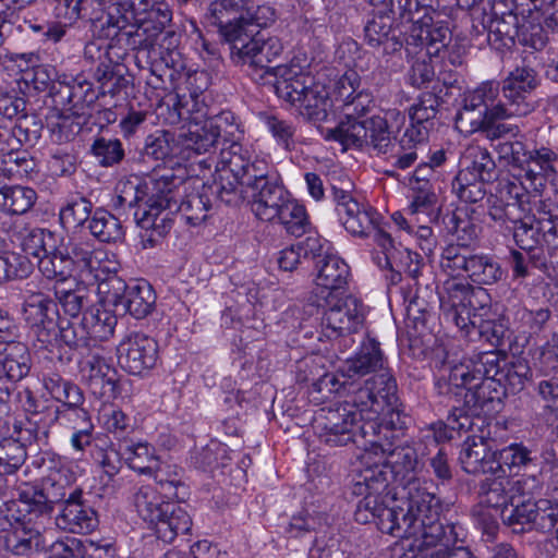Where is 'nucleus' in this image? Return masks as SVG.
<instances>
[{
    "instance_id": "nucleus-19",
    "label": "nucleus",
    "mask_w": 558,
    "mask_h": 558,
    "mask_svg": "<svg viewBox=\"0 0 558 558\" xmlns=\"http://www.w3.org/2000/svg\"><path fill=\"white\" fill-rule=\"evenodd\" d=\"M520 497L521 492L515 501L510 502V507L501 510L500 517L504 522L512 527L514 533L524 532L525 525L543 532L551 531L558 515V505H549L548 500H520Z\"/></svg>"
},
{
    "instance_id": "nucleus-20",
    "label": "nucleus",
    "mask_w": 558,
    "mask_h": 558,
    "mask_svg": "<svg viewBox=\"0 0 558 558\" xmlns=\"http://www.w3.org/2000/svg\"><path fill=\"white\" fill-rule=\"evenodd\" d=\"M120 367L131 375H142L155 367L158 360L157 341L143 333L130 332L117 345Z\"/></svg>"
},
{
    "instance_id": "nucleus-23",
    "label": "nucleus",
    "mask_w": 558,
    "mask_h": 558,
    "mask_svg": "<svg viewBox=\"0 0 558 558\" xmlns=\"http://www.w3.org/2000/svg\"><path fill=\"white\" fill-rule=\"evenodd\" d=\"M439 98L433 93H424L409 110L410 125L403 132V142L411 143L416 151L423 146L435 126Z\"/></svg>"
},
{
    "instance_id": "nucleus-61",
    "label": "nucleus",
    "mask_w": 558,
    "mask_h": 558,
    "mask_svg": "<svg viewBox=\"0 0 558 558\" xmlns=\"http://www.w3.org/2000/svg\"><path fill=\"white\" fill-rule=\"evenodd\" d=\"M378 11L391 16L392 23L399 20L400 23H412L413 25L427 9L421 4L420 0H388L386 5Z\"/></svg>"
},
{
    "instance_id": "nucleus-45",
    "label": "nucleus",
    "mask_w": 558,
    "mask_h": 558,
    "mask_svg": "<svg viewBox=\"0 0 558 558\" xmlns=\"http://www.w3.org/2000/svg\"><path fill=\"white\" fill-rule=\"evenodd\" d=\"M133 502L138 515L151 525L167 513L169 502L165 501L156 488L141 486L134 494Z\"/></svg>"
},
{
    "instance_id": "nucleus-60",
    "label": "nucleus",
    "mask_w": 558,
    "mask_h": 558,
    "mask_svg": "<svg viewBox=\"0 0 558 558\" xmlns=\"http://www.w3.org/2000/svg\"><path fill=\"white\" fill-rule=\"evenodd\" d=\"M54 308V303L41 292H33L25 298L23 315L26 323L32 326L53 319L49 313Z\"/></svg>"
},
{
    "instance_id": "nucleus-7",
    "label": "nucleus",
    "mask_w": 558,
    "mask_h": 558,
    "mask_svg": "<svg viewBox=\"0 0 558 558\" xmlns=\"http://www.w3.org/2000/svg\"><path fill=\"white\" fill-rule=\"evenodd\" d=\"M538 84L537 73L534 69L517 66L501 83L502 101L483 118L472 121V124L490 140L500 138L506 134L518 135L520 133L518 125L500 121L530 114L534 110L530 95Z\"/></svg>"
},
{
    "instance_id": "nucleus-42",
    "label": "nucleus",
    "mask_w": 558,
    "mask_h": 558,
    "mask_svg": "<svg viewBox=\"0 0 558 558\" xmlns=\"http://www.w3.org/2000/svg\"><path fill=\"white\" fill-rule=\"evenodd\" d=\"M442 223L448 231L456 238V243L448 244L447 246H458L461 252H469L478 236V227L473 220L463 213L451 211L442 217Z\"/></svg>"
},
{
    "instance_id": "nucleus-51",
    "label": "nucleus",
    "mask_w": 558,
    "mask_h": 558,
    "mask_svg": "<svg viewBox=\"0 0 558 558\" xmlns=\"http://www.w3.org/2000/svg\"><path fill=\"white\" fill-rule=\"evenodd\" d=\"M61 236L45 229L33 228L25 229V233L21 238V247L23 252L33 256L38 260L47 252H51L56 247V244L60 243Z\"/></svg>"
},
{
    "instance_id": "nucleus-5",
    "label": "nucleus",
    "mask_w": 558,
    "mask_h": 558,
    "mask_svg": "<svg viewBox=\"0 0 558 558\" xmlns=\"http://www.w3.org/2000/svg\"><path fill=\"white\" fill-rule=\"evenodd\" d=\"M96 20L106 37L125 35L129 46L137 50L138 56L153 59L150 71L159 81L163 80L167 72L172 76L167 59L161 56V60L157 61L155 58L161 54L156 45L157 38L172 20V12L165 1L132 0L120 13L108 12L106 16Z\"/></svg>"
},
{
    "instance_id": "nucleus-3",
    "label": "nucleus",
    "mask_w": 558,
    "mask_h": 558,
    "mask_svg": "<svg viewBox=\"0 0 558 558\" xmlns=\"http://www.w3.org/2000/svg\"><path fill=\"white\" fill-rule=\"evenodd\" d=\"M210 169L215 166L214 189L227 205H238L243 193L252 198V211L262 221L275 222V216L290 199L279 175L263 159L251 160L246 149L236 143L220 150L219 157L199 161Z\"/></svg>"
},
{
    "instance_id": "nucleus-16",
    "label": "nucleus",
    "mask_w": 558,
    "mask_h": 558,
    "mask_svg": "<svg viewBox=\"0 0 558 558\" xmlns=\"http://www.w3.org/2000/svg\"><path fill=\"white\" fill-rule=\"evenodd\" d=\"M366 143L364 146L373 148L378 155H385L393 170L387 171L390 175L395 170H407L418 159V153L412 148L411 143L403 142V135L398 142H392L386 117L373 116L364 120Z\"/></svg>"
},
{
    "instance_id": "nucleus-31",
    "label": "nucleus",
    "mask_w": 558,
    "mask_h": 558,
    "mask_svg": "<svg viewBox=\"0 0 558 558\" xmlns=\"http://www.w3.org/2000/svg\"><path fill=\"white\" fill-rule=\"evenodd\" d=\"M277 96L295 107L311 86L313 77L298 65H278L275 69Z\"/></svg>"
},
{
    "instance_id": "nucleus-1",
    "label": "nucleus",
    "mask_w": 558,
    "mask_h": 558,
    "mask_svg": "<svg viewBox=\"0 0 558 558\" xmlns=\"http://www.w3.org/2000/svg\"><path fill=\"white\" fill-rule=\"evenodd\" d=\"M329 392L339 393L341 390L350 392L347 399L327 410L315 418L316 428L319 429L322 440L330 446H345L349 442L361 444L366 448L372 446L375 450L386 448L381 444L383 430L388 426L379 422V415L390 411L396 404L397 383L387 372H383L366 379L364 384L351 391L352 384L341 381L336 375L326 374L319 380Z\"/></svg>"
},
{
    "instance_id": "nucleus-30",
    "label": "nucleus",
    "mask_w": 558,
    "mask_h": 558,
    "mask_svg": "<svg viewBox=\"0 0 558 558\" xmlns=\"http://www.w3.org/2000/svg\"><path fill=\"white\" fill-rule=\"evenodd\" d=\"M485 478L480 486L481 502L495 509L508 508L515 501L521 492V482L510 478L504 473Z\"/></svg>"
},
{
    "instance_id": "nucleus-17",
    "label": "nucleus",
    "mask_w": 558,
    "mask_h": 558,
    "mask_svg": "<svg viewBox=\"0 0 558 558\" xmlns=\"http://www.w3.org/2000/svg\"><path fill=\"white\" fill-rule=\"evenodd\" d=\"M388 473L385 466L367 465L357 470L352 492L356 496H364L359 501L354 512L355 521L362 524L373 522L384 505V497L388 494Z\"/></svg>"
},
{
    "instance_id": "nucleus-24",
    "label": "nucleus",
    "mask_w": 558,
    "mask_h": 558,
    "mask_svg": "<svg viewBox=\"0 0 558 558\" xmlns=\"http://www.w3.org/2000/svg\"><path fill=\"white\" fill-rule=\"evenodd\" d=\"M82 496V489H71L60 513L56 517V525L59 529L74 534H87L98 526L96 511Z\"/></svg>"
},
{
    "instance_id": "nucleus-9",
    "label": "nucleus",
    "mask_w": 558,
    "mask_h": 558,
    "mask_svg": "<svg viewBox=\"0 0 558 558\" xmlns=\"http://www.w3.org/2000/svg\"><path fill=\"white\" fill-rule=\"evenodd\" d=\"M496 151L500 160L523 172L520 177L524 181H514L515 183L523 184L532 193L541 192L545 187L546 173L551 169L550 162L555 158L550 149H527L523 142L515 140L498 143ZM502 184L504 182L500 187Z\"/></svg>"
},
{
    "instance_id": "nucleus-56",
    "label": "nucleus",
    "mask_w": 558,
    "mask_h": 558,
    "mask_svg": "<svg viewBox=\"0 0 558 558\" xmlns=\"http://www.w3.org/2000/svg\"><path fill=\"white\" fill-rule=\"evenodd\" d=\"M208 122L192 123L187 133L183 135V145L186 149L193 150L196 154L209 153L219 142L213 130H208Z\"/></svg>"
},
{
    "instance_id": "nucleus-27",
    "label": "nucleus",
    "mask_w": 558,
    "mask_h": 558,
    "mask_svg": "<svg viewBox=\"0 0 558 558\" xmlns=\"http://www.w3.org/2000/svg\"><path fill=\"white\" fill-rule=\"evenodd\" d=\"M408 40L425 47L428 56H438L450 43L451 32L444 22H434L432 16L423 12L411 26Z\"/></svg>"
},
{
    "instance_id": "nucleus-48",
    "label": "nucleus",
    "mask_w": 558,
    "mask_h": 558,
    "mask_svg": "<svg viewBox=\"0 0 558 558\" xmlns=\"http://www.w3.org/2000/svg\"><path fill=\"white\" fill-rule=\"evenodd\" d=\"M87 228L92 235L100 242H117L122 240L124 235L121 221L102 208L94 211Z\"/></svg>"
},
{
    "instance_id": "nucleus-57",
    "label": "nucleus",
    "mask_w": 558,
    "mask_h": 558,
    "mask_svg": "<svg viewBox=\"0 0 558 558\" xmlns=\"http://www.w3.org/2000/svg\"><path fill=\"white\" fill-rule=\"evenodd\" d=\"M90 154L101 167H114L125 156L122 143L118 138L98 136L90 146Z\"/></svg>"
},
{
    "instance_id": "nucleus-8",
    "label": "nucleus",
    "mask_w": 558,
    "mask_h": 558,
    "mask_svg": "<svg viewBox=\"0 0 558 558\" xmlns=\"http://www.w3.org/2000/svg\"><path fill=\"white\" fill-rule=\"evenodd\" d=\"M51 97L57 106H62L70 111L71 117H63L52 129L56 141H72L81 131L90 110L99 98V93L94 88L93 83L87 80L75 78L71 82L53 84Z\"/></svg>"
},
{
    "instance_id": "nucleus-34",
    "label": "nucleus",
    "mask_w": 558,
    "mask_h": 558,
    "mask_svg": "<svg viewBox=\"0 0 558 558\" xmlns=\"http://www.w3.org/2000/svg\"><path fill=\"white\" fill-rule=\"evenodd\" d=\"M364 38L368 46L373 48L381 47L385 54L400 51L403 46V41L393 28L392 17L388 14H381L378 10L365 25Z\"/></svg>"
},
{
    "instance_id": "nucleus-25",
    "label": "nucleus",
    "mask_w": 558,
    "mask_h": 558,
    "mask_svg": "<svg viewBox=\"0 0 558 558\" xmlns=\"http://www.w3.org/2000/svg\"><path fill=\"white\" fill-rule=\"evenodd\" d=\"M81 374L95 397L106 399L118 397V372L104 356L89 355L81 365Z\"/></svg>"
},
{
    "instance_id": "nucleus-59",
    "label": "nucleus",
    "mask_w": 558,
    "mask_h": 558,
    "mask_svg": "<svg viewBox=\"0 0 558 558\" xmlns=\"http://www.w3.org/2000/svg\"><path fill=\"white\" fill-rule=\"evenodd\" d=\"M535 460L532 451L522 444H511L497 451L496 462L499 464V473L506 474L505 468L510 472L526 468Z\"/></svg>"
},
{
    "instance_id": "nucleus-52",
    "label": "nucleus",
    "mask_w": 558,
    "mask_h": 558,
    "mask_svg": "<svg viewBox=\"0 0 558 558\" xmlns=\"http://www.w3.org/2000/svg\"><path fill=\"white\" fill-rule=\"evenodd\" d=\"M68 254L72 262L73 272L77 269L81 274L93 275L95 278L98 277L96 272L99 270L105 256L104 251L90 250L84 243H73L70 246L68 245Z\"/></svg>"
},
{
    "instance_id": "nucleus-2",
    "label": "nucleus",
    "mask_w": 558,
    "mask_h": 558,
    "mask_svg": "<svg viewBox=\"0 0 558 558\" xmlns=\"http://www.w3.org/2000/svg\"><path fill=\"white\" fill-rule=\"evenodd\" d=\"M184 178L167 169L145 179L131 175L118 182L116 205L134 209L133 216L142 228L144 247H154L172 228L173 214L193 227L203 223L211 208L205 192H185Z\"/></svg>"
},
{
    "instance_id": "nucleus-11",
    "label": "nucleus",
    "mask_w": 558,
    "mask_h": 558,
    "mask_svg": "<svg viewBox=\"0 0 558 558\" xmlns=\"http://www.w3.org/2000/svg\"><path fill=\"white\" fill-rule=\"evenodd\" d=\"M460 166L452 181L453 193L465 203L482 201L486 195L485 184L493 181L496 172L489 151L480 146H471L465 150Z\"/></svg>"
},
{
    "instance_id": "nucleus-55",
    "label": "nucleus",
    "mask_w": 558,
    "mask_h": 558,
    "mask_svg": "<svg viewBox=\"0 0 558 558\" xmlns=\"http://www.w3.org/2000/svg\"><path fill=\"white\" fill-rule=\"evenodd\" d=\"M322 246L318 244L316 238H307L304 242L291 245L283 248L279 253L278 265L284 271H292L296 269L302 258H316V251H320Z\"/></svg>"
},
{
    "instance_id": "nucleus-41",
    "label": "nucleus",
    "mask_w": 558,
    "mask_h": 558,
    "mask_svg": "<svg viewBox=\"0 0 558 558\" xmlns=\"http://www.w3.org/2000/svg\"><path fill=\"white\" fill-rule=\"evenodd\" d=\"M83 325L90 341H107L114 333L118 317L101 305H93L83 312Z\"/></svg>"
},
{
    "instance_id": "nucleus-62",
    "label": "nucleus",
    "mask_w": 558,
    "mask_h": 558,
    "mask_svg": "<svg viewBox=\"0 0 558 558\" xmlns=\"http://www.w3.org/2000/svg\"><path fill=\"white\" fill-rule=\"evenodd\" d=\"M92 211L93 204L88 198L75 196L61 209L60 220L66 228H77L88 221Z\"/></svg>"
},
{
    "instance_id": "nucleus-37",
    "label": "nucleus",
    "mask_w": 558,
    "mask_h": 558,
    "mask_svg": "<svg viewBox=\"0 0 558 558\" xmlns=\"http://www.w3.org/2000/svg\"><path fill=\"white\" fill-rule=\"evenodd\" d=\"M505 397V388L496 379L483 378L469 388L463 395V404L473 413H481L485 409H494L493 403H500Z\"/></svg>"
},
{
    "instance_id": "nucleus-38",
    "label": "nucleus",
    "mask_w": 558,
    "mask_h": 558,
    "mask_svg": "<svg viewBox=\"0 0 558 558\" xmlns=\"http://www.w3.org/2000/svg\"><path fill=\"white\" fill-rule=\"evenodd\" d=\"M0 364L9 380L20 381L29 374L32 356L28 347L20 341L7 343L0 352Z\"/></svg>"
},
{
    "instance_id": "nucleus-35",
    "label": "nucleus",
    "mask_w": 558,
    "mask_h": 558,
    "mask_svg": "<svg viewBox=\"0 0 558 558\" xmlns=\"http://www.w3.org/2000/svg\"><path fill=\"white\" fill-rule=\"evenodd\" d=\"M45 523L13 529L5 538L7 548L15 556L29 557L47 548Z\"/></svg>"
},
{
    "instance_id": "nucleus-10",
    "label": "nucleus",
    "mask_w": 558,
    "mask_h": 558,
    "mask_svg": "<svg viewBox=\"0 0 558 558\" xmlns=\"http://www.w3.org/2000/svg\"><path fill=\"white\" fill-rule=\"evenodd\" d=\"M391 430H383L381 444L386 448L375 450L372 446L365 448L364 453L361 456L362 468L367 465H381L388 473V483L390 480L401 486L402 492H408V486L412 482H422L416 477L418 468V456L416 450L409 445L397 446L392 448V442L389 440Z\"/></svg>"
},
{
    "instance_id": "nucleus-44",
    "label": "nucleus",
    "mask_w": 558,
    "mask_h": 558,
    "mask_svg": "<svg viewBox=\"0 0 558 558\" xmlns=\"http://www.w3.org/2000/svg\"><path fill=\"white\" fill-rule=\"evenodd\" d=\"M32 487L34 495L37 498L38 506L41 507L48 518L53 510L54 504H59L61 501L64 504L71 489H78L77 487L70 486L65 477L60 474L57 476H48L43 482L41 487Z\"/></svg>"
},
{
    "instance_id": "nucleus-50",
    "label": "nucleus",
    "mask_w": 558,
    "mask_h": 558,
    "mask_svg": "<svg viewBox=\"0 0 558 558\" xmlns=\"http://www.w3.org/2000/svg\"><path fill=\"white\" fill-rule=\"evenodd\" d=\"M279 211V215L275 216V222L280 223L289 234L301 236L311 229L305 207L295 199L290 197Z\"/></svg>"
},
{
    "instance_id": "nucleus-33",
    "label": "nucleus",
    "mask_w": 558,
    "mask_h": 558,
    "mask_svg": "<svg viewBox=\"0 0 558 558\" xmlns=\"http://www.w3.org/2000/svg\"><path fill=\"white\" fill-rule=\"evenodd\" d=\"M385 357L380 343L374 338L367 337L354 356L347 359L342 367V377L365 376L369 373L381 371Z\"/></svg>"
},
{
    "instance_id": "nucleus-47",
    "label": "nucleus",
    "mask_w": 558,
    "mask_h": 558,
    "mask_svg": "<svg viewBox=\"0 0 558 558\" xmlns=\"http://www.w3.org/2000/svg\"><path fill=\"white\" fill-rule=\"evenodd\" d=\"M120 452L128 465L140 474L151 475L160 466L147 444L124 441L120 444Z\"/></svg>"
},
{
    "instance_id": "nucleus-4",
    "label": "nucleus",
    "mask_w": 558,
    "mask_h": 558,
    "mask_svg": "<svg viewBox=\"0 0 558 558\" xmlns=\"http://www.w3.org/2000/svg\"><path fill=\"white\" fill-rule=\"evenodd\" d=\"M530 192L523 184L506 182L498 195L487 198V215L499 227L512 232L524 251L546 246L558 250V205Z\"/></svg>"
},
{
    "instance_id": "nucleus-58",
    "label": "nucleus",
    "mask_w": 558,
    "mask_h": 558,
    "mask_svg": "<svg viewBox=\"0 0 558 558\" xmlns=\"http://www.w3.org/2000/svg\"><path fill=\"white\" fill-rule=\"evenodd\" d=\"M96 550L92 545L86 544V541L65 537L51 544L47 543L45 551L49 554V558H86L97 557Z\"/></svg>"
},
{
    "instance_id": "nucleus-32",
    "label": "nucleus",
    "mask_w": 558,
    "mask_h": 558,
    "mask_svg": "<svg viewBox=\"0 0 558 558\" xmlns=\"http://www.w3.org/2000/svg\"><path fill=\"white\" fill-rule=\"evenodd\" d=\"M504 7L501 1L493 4L488 24V41L497 48L513 46L520 29L519 19L512 8L505 11Z\"/></svg>"
},
{
    "instance_id": "nucleus-54",
    "label": "nucleus",
    "mask_w": 558,
    "mask_h": 558,
    "mask_svg": "<svg viewBox=\"0 0 558 558\" xmlns=\"http://www.w3.org/2000/svg\"><path fill=\"white\" fill-rule=\"evenodd\" d=\"M345 118L336 128L327 130L326 138L337 141L343 146L363 147L366 143L364 120Z\"/></svg>"
},
{
    "instance_id": "nucleus-28",
    "label": "nucleus",
    "mask_w": 558,
    "mask_h": 558,
    "mask_svg": "<svg viewBox=\"0 0 558 558\" xmlns=\"http://www.w3.org/2000/svg\"><path fill=\"white\" fill-rule=\"evenodd\" d=\"M478 380H482L480 371L476 368L474 359L470 357L453 365L444 364L435 387L439 395L458 397L462 389L466 391L473 388Z\"/></svg>"
},
{
    "instance_id": "nucleus-29",
    "label": "nucleus",
    "mask_w": 558,
    "mask_h": 558,
    "mask_svg": "<svg viewBox=\"0 0 558 558\" xmlns=\"http://www.w3.org/2000/svg\"><path fill=\"white\" fill-rule=\"evenodd\" d=\"M316 258V286L327 291L326 296L342 295L350 276L348 264L336 255L323 256L319 251Z\"/></svg>"
},
{
    "instance_id": "nucleus-43",
    "label": "nucleus",
    "mask_w": 558,
    "mask_h": 558,
    "mask_svg": "<svg viewBox=\"0 0 558 558\" xmlns=\"http://www.w3.org/2000/svg\"><path fill=\"white\" fill-rule=\"evenodd\" d=\"M192 519L179 505L170 504L167 513L155 522L154 527L158 538L172 542L177 535L186 534L191 530Z\"/></svg>"
},
{
    "instance_id": "nucleus-18",
    "label": "nucleus",
    "mask_w": 558,
    "mask_h": 558,
    "mask_svg": "<svg viewBox=\"0 0 558 558\" xmlns=\"http://www.w3.org/2000/svg\"><path fill=\"white\" fill-rule=\"evenodd\" d=\"M324 298L328 305L322 318L326 337H345L360 329L364 322L365 310L357 298L352 295Z\"/></svg>"
},
{
    "instance_id": "nucleus-46",
    "label": "nucleus",
    "mask_w": 558,
    "mask_h": 558,
    "mask_svg": "<svg viewBox=\"0 0 558 558\" xmlns=\"http://www.w3.org/2000/svg\"><path fill=\"white\" fill-rule=\"evenodd\" d=\"M500 90L501 87H499L497 82L490 81L482 83L465 96L463 112L461 116L470 114L477 109L483 108V110H480L478 112V119L483 118L487 112L502 101V98L498 99Z\"/></svg>"
},
{
    "instance_id": "nucleus-6",
    "label": "nucleus",
    "mask_w": 558,
    "mask_h": 558,
    "mask_svg": "<svg viewBox=\"0 0 558 558\" xmlns=\"http://www.w3.org/2000/svg\"><path fill=\"white\" fill-rule=\"evenodd\" d=\"M236 7L235 19L218 31L230 45L231 60L235 65L268 71L269 63L281 53L282 45L276 37L264 38L260 29L275 22L276 10L257 0L241 1Z\"/></svg>"
},
{
    "instance_id": "nucleus-39",
    "label": "nucleus",
    "mask_w": 558,
    "mask_h": 558,
    "mask_svg": "<svg viewBox=\"0 0 558 558\" xmlns=\"http://www.w3.org/2000/svg\"><path fill=\"white\" fill-rule=\"evenodd\" d=\"M307 88L295 108L308 121H324L331 106L329 93L325 85L316 83L314 80Z\"/></svg>"
},
{
    "instance_id": "nucleus-36",
    "label": "nucleus",
    "mask_w": 558,
    "mask_h": 558,
    "mask_svg": "<svg viewBox=\"0 0 558 558\" xmlns=\"http://www.w3.org/2000/svg\"><path fill=\"white\" fill-rule=\"evenodd\" d=\"M10 60L17 64L20 70L24 72L23 80L27 84H32L36 90L45 92L49 89L51 95L52 85L62 83L61 81L54 82L56 70L53 68L36 65L38 56L34 52L11 54Z\"/></svg>"
},
{
    "instance_id": "nucleus-64",
    "label": "nucleus",
    "mask_w": 558,
    "mask_h": 558,
    "mask_svg": "<svg viewBox=\"0 0 558 558\" xmlns=\"http://www.w3.org/2000/svg\"><path fill=\"white\" fill-rule=\"evenodd\" d=\"M95 76L100 83L99 97L106 95L117 96L124 92L129 85L130 80L112 66L101 64L97 68Z\"/></svg>"
},
{
    "instance_id": "nucleus-40",
    "label": "nucleus",
    "mask_w": 558,
    "mask_h": 558,
    "mask_svg": "<svg viewBox=\"0 0 558 558\" xmlns=\"http://www.w3.org/2000/svg\"><path fill=\"white\" fill-rule=\"evenodd\" d=\"M38 269L43 276L56 282H64L73 276L72 262L68 254V245L61 236L60 243L51 252H47L38 260Z\"/></svg>"
},
{
    "instance_id": "nucleus-15",
    "label": "nucleus",
    "mask_w": 558,
    "mask_h": 558,
    "mask_svg": "<svg viewBox=\"0 0 558 558\" xmlns=\"http://www.w3.org/2000/svg\"><path fill=\"white\" fill-rule=\"evenodd\" d=\"M440 266L451 276L465 275L472 282L494 284L502 279L500 264L486 254L461 252L458 246H446L441 252Z\"/></svg>"
},
{
    "instance_id": "nucleus-13",
    "label": "nucleus",
    "mask_w": 558,
    "mask_h": 558,
    "mask_svg": "<svg viewBox=\"0 0 558 558\" xmlns=\"http://www.w3.org/2000/svg\"><path fill=\"white\" fill-rule=\"evenodd\" d=\"M444 510L441 500L432 493L430 502H426L424 512L416 524L412 547L420 551L433 548L432 551L447 550L463 541V530L456 524H442L440 513Z\"/></svg>"
},
{
    "instance_id": "nucleus-26",
    "label": "nucleus",
    "mask_w": 558,
    "mask_h": 558,
    "mask_svg": "<svg viewBox=\"0 0 558 558\" xmlns=\"http://www.w3.org/2000/svg\"><path fill=\"white\" fill-rule=\"evenodd\" d=\"M497 451L490 447V441L483 436H469L462 445L459 461L463 471L469 474L499 473L496 462Z\"/></svg>"
},
{
    "instance_id": "nucleus-49",
    "label": "nucleus",
    "mask_w": 558,
    "mask_h": 558,
    "mask_svg": "<svg viewBox=\"0 0 558 558\" xmlns=\"http://www.w3.org/2000/svg\"><path fill=\"white\" fill-rule=\"evenodd\" d=\"M35 190L26 186H4L0 192V209L10 215H23L35 204Z\"/></svg>"
},
{
    "instance_id": "nucleus-22",
    "label": "nucleus",
    "mask_w": 558,
    "mask_h": 558,
    "mask_svg": "<svg viewBox=\"0 0 558 558\" xmlns=\"http://www.w3.org/2000/svg\"><path fill=\"white\" fill-rule=\"evenodd\" d=\"M427 482H412L408 492H401L404 499L402 506H397L396 533L395 537L412 538L415 534L416 524L421 519L426 502H430L432 493L426 487Z\"/></svg>"
},
{
    "instance_id": "nucleus-53",
    "label": "nucleus",
    "mask_w": 558,
    "mask_h": 558,
    "mask_svg": "<svg viewBox=\"0 0 558 558\" xmlns=\"http://www.w3.org/2000/svg\"><path fill=\"white\" fill-rule=\"evenodd\" d=\"M38 138L37 130H31L25 121L8 125L0 121V151H16Z\"/></svg>"
},
{
    "instance_id": "nucleus-14",
    "label": "nucleus",
    "mask_w": 558,
    "mask_h": 558,
    "mask_svg": "<svg viewBox=\"0 0 558 558\" xmlns=\"http://www.w3.org/2000/svg\"><path fill=\"white\" fill-rule=\"evenodd\" d=\"M99 291L105 294L107 302L136 319L147 317L156 304L155 291L145 280L126 283L120 277L112 276L99 284Z\"/></svg>"
},
{
    "instance_id": "nucleus-12",
    "label": "nucleus",
    "mask_w": 558,
    "mask_h": 558,
    "mask_svg": "<svg viewBox=\"0 0 558 558\" xmlns=\"http://www.w3.org/2000/svg\"><path fill=\"white\" fill-rule=\"evenodd\" d=\"M354 184L348 177L333 178L331 197L340 223L354 236H369L381 216L353 196Z\"/></svg>"
},
{
    "instance_id": "nucleus-63",
    "label": "nucleus",
    "mask_w": 558,
    "mask_h": 558,
    "mask_svg": "<svg viewBox=\"0 0 558 558\" xmlns=\"http://www.w3.org/2000/svg\"><path fill=\"white\" fill-rule=\"evenodd\" d=\"M24 444L16 439L5 438L0 441V472L12 474L19 470L26 460Z\"/></svg>"
},
{
    "instance_id": "nucleus-21",
    "label": "nucleus",
    "mask_w": 558,
    "mask_h": 558,
    "mask_svg": "<svg viewBox=\"0 0 558 558\" xmlns=\"http://www.w3.org/2000/svg\"><path fill=\"white\" fill-rule=\"evenodd\" d=\"M46 520L48 517L38 506L33 487L29 486L20 489L16 498L4 501L0 506V530L2 531L43 524Z\"/></svg>"
}]
</instances>
